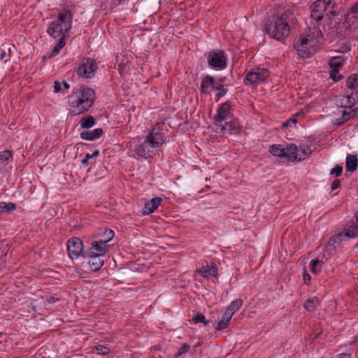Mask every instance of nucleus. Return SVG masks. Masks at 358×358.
<instances>
[{
    "mask_svg": "<svg viewBox=\"0 0 358 358\" xmlns=\"http://www.w3.org/2000/svg\"><path fill=\"white\" fill-rule=\"evenodd\" d=\"M72 18L73 15L71 11L64 10L59 13L57 19L49 24L47 33L54 38H59L58 43L54 46L49 57L57 55L66 45L68 32L72 27Z\"/></svg>",
    "mask_w": 358,
    "mask_h": 358,
    "instance_id": "nucleus-1",
    "label": "nucleus"
},
{
    "mask_svg": "<svg viewBox=\"0 0 358 358\" xmlns=\"http://www.w3.org/2000/svg\"><path fill=\"white\" fill-rule=\"evenodd\" d=\"M96 99L93 89L85 85L80 86L69 96V113L78 115L89 111Z\"/></svg>",
    "mask_w": 358,
    "mask_h": 358,
    "instance_id": "nucleus-2",
    "label": "nucleus"
},
{
    "mask_svg": "<svg viewBox=\"0 0 358 358\" xmlns=\"http://www.w3.org/2000/svg\"><path fill=\"white\" fill-rule=\"evenodd\" d=\"M268 151L274 157L285 158L292 162L303 161L312 153V150L308 145L301 144L297 146L294 143H289L285 146L273 144L270 146Z\"/></svg>",
    "mask_w": 358,
    "mask_h": 358,
    "instance_id": "nucleus-3",
    "label": "nucleus"
},
{
    "mask_svg": "<svg viewBox=\"0 0 358 358\" xmlns=\"http://www.w3.org/2000/svg\"><path fill=\"white\" fill-rule=\"evenodd\" d=\"M291 15L292 13L286 10L281 15L273 16L265 24V30L267 34L279 41L287 37L290 32L289 18Z\"/></svg>",
    "mask_w": 358,
    "mask_h": 358,
    "instance_id": "nucleus-4",
    "label": "nucleus"
},
{
    "mask_svg": "<svg viewBox=\"0 0 358 358\" xmlns=\"http://www.w3.org/2000/svg\"><path fill=\"white\" fill-rule=\"evenodd\" d=\"M322 32L319 28L314 27L303 34L295 43L299 55L309 57L315 51V48L322 38Z\"/></svg>",
    "mask_w": 358,
    "mask_h": 358,
    "instance_id": "nucleus-5",
    "label": "nucleus"
},
{
    "mask_svg": "<svg viewBox=\"0 0 358 358\" xmlns=\"http://www.w3.org/2000/svg\"><path fill=\"white\" fill-rule=\"evenodd\" d=\"M334 3L331 0H317L310 7V17L319 22L322 19L330 20L331 16L337 15L334 10Z\"/></svg>",
    "mask_w": 358,
    "mask_h": 358,
    "instance_id": "nucleus-6",
    "label": "nucleus"
},
{
    "mask_svg": "<svg viewBox=\"0 0 358 358\" xmlns=\"http://www.w3.org/2000/svg\"><path fill=\"white\" fill-rule=\"evenodd\" d=\"M269 74L266 69L255 68L245 73L244 83L245 85H258L264 82Z\"/></svg>",
    "mask_w": 358,
    "mask_h": 358,
    "instance_id": "nucleus-7",
    "label": "nucleus"
},
{
    "mask_svg": "<svg viewBox=\"0 0 358 358\" xmlns=\"http://www.w3.org/2000/svg\"><path fill=\"white\" fill-rule=\"evenodd\" d=\"M97 69L95 61L90 58L83 59L76 69L77 73L85 78H92Z\"/></svg>",
    "mask_w": 358,
    "mask_h": 358,
    "instance_id": "nucleus-8",
    "label": "nucleus"
},
{
    "mask_svg": "<svg viewBox=\"0 0 358 358\" xmlns=\"http://www.w3.org/2000/svg\"><path fill=\"white\" fill-rule=\"evenodd\" d=\"M208 62L212 68L222 70L227 66V57L222 51H212L208 55Z\"/></svg>",
    "mask_w": 358,
    "mask_h": 358,
    "instance_id": "nucleus-9",
    "label": "nucleus"
},
{
    "mask_svg": "<svg viewBox=\"0 0 358 358\" xmlns=\"http://www.w3.org/2000/svg\"><path fill=\"white\" fill-rule=\"evenodd\" d=\"M151 147H154L155 150L158 149L165 143L164 134L157 128H152L146 136L145 139Z\"/></svg>",
    "mask_w": 358,
    "mask_h": 358,
    "instance_id": "nucleus-10",
    "label": "nucleus"
},
{
    "mask_svg": "<svg viewBox=\"0 0 358 358\" xmlns=\"http://www.w3.org/2000/svg\"><path fill=\"white\" fill-rule=\"evenodd\" d=\"M83 242L76 237L70 238L67 242V250L71 259H78L83 252Z\"/></svg>",
    "mask_w": 358,
    "mask_h": 358,
    "instance_id": "nucleus-11",
    "label": "nucleus"
},
{
    "mask_svg": "<svg viewBox=\"0 0 358 358\" xmlns=\"http://www.w3.org/2000/svg\"><path fill=\"white\" fill-rule=\"evenodd\" d=\"M108 250V245L101 243L100 241H92L89 247L87 255L104 256Z\"/></svg>",
    "mask_w": 358,
    "mask_h": 358,
    "instance_id": "nucleus-12",
    "label": "nucleus"
},
{
    "mask_svg": "<svg viewBox=\"0 0 358 358\" xmlns=\"http://www.w3.org/2000/svg\"><path fill=\"white\" fill-rule=\"evenodd\" d=\"M341 108L342 110L340 111L341 116L335 120V124L338 125H341L349 120L357 113V110L350 106H342Z\"/></svg>",
    "mask_w": 358,
    "mask_h": 358,
    "instance_id": "nucleus-13",
    "label": "nucleus"
},
{
    "mask_svg": "<svg viewBox=\"0 0 358 358\" xmlns=\"http://www.w3.org/2000/svg\"><path fill=\"white\" fill-rule=\"evenodd\" d=\"M230 105L227 102L222 103L218 108L217 110V113L213 118L217 126L219 123H221L229 118L230 115Z\"/></svg>",
    "mask_w": 358,
    "mask_h": 358,
    "instance_id": "nucleus-14",
    "label": "nucleus"
},
{
    "mask_svg": "<svg viewBox=\"0 0 358 358\" xmlns=\"http://www.w3.org/2000/svg\"><path fill=\"white\" fill-rule=\"evenodd\" d=\"M358 236V223L349 229H345L343 233H339L334 236V242L346 241L354 238Z\"/></svg>",
    "mask_w": 358,
    "mask_h": 358,
    "instance_id": "nucleus-15",
    "label": "nucleus"
},
{
    "mask_svg": "<svg viewBox=\"0 0 358 358\" xmlns=\"http://www.w3.org/2000/svg\"><path fill=\"white\" fill-rule=\"evenodd\" d=\"M150 143L144 141L142 143L138 145L136 152L138 155L145 159L151 157L156 150L154 147H151Z\"/></svg>",
    "mask_w": 358,
    "mask_h": 358,
    "instance_id": "nucleus-16",
    "label": "nucleus"
},
{
    "mask_svg": "<svg viewBox=\"0 0 358 358\" xmlns=\"http://www.w3.org/2000/svg\"><path fill=\"white\" fill-rule=\"evenodd\" d=\"M196 273L203 278L215 277L217 275L216 264L211 263L210 265L203 266L196 270Z\"/></svg>",
    "mask_w": 358,
    "mask_h": 358,
    "instance_id": "nucleus-17",
    "label": "nucleus"
},
{
    "mask_svg": "<svg viewBox=\"0 0 358 358\" xmlns=\"http://www.w3.org/2000/svg\"><path fill=\"white\" fill-rule=\"evenodd\" d=\"M216 83L213 77L206 76L201 83V92L203 94H209L211 91L215 90Z\"/></svg>",
    "mask_w": 358,
    "mask_h": 358,
    "instance_id": "nucleus-18",
    "label": "nucleus"
},
{
    "mask_svg": "<svg viewBox=\"0 0 358 358\" xmlns=\"http://www.w3.org/2000/svg\"><path fill=\"white\" fill-rule=\"evenodd\" d=\"M162 199L159 197L152 199L145 204L143 215H150L153 213L161 203Z\"/></svg>",
    "mask_w": 358,
    "mask_h": 358,
    "instance_id": "nucleus-19",
    "label": "nucleus"
},
{
    "mask_svg": "<svg viewBox=\"0 0 358 358\" xmlns=\"http://www.w3.org/2000/svg\"><path fill=\"white\" fill-rule=\"evenodd\" d=\"M87 256L89 257L88 264L92 271H97L103 266L104 261L101 256Z\"/></svg>",
    "mask_w": 358,
    "mask_h": 358,
    "instance_id": "nucleus-20",
    "label": "nucleus"
},
{
    "mask_svg": "<svg viewBox=\"0 0 358 358\" xmlns=\"http://www.w3.org/2000/svg\"><path fill=\"white\" fill-rule=\"evenodd\" d=\"M220 131L229 134H235L238 132V124L235 121L225 122L224 125L219 124Z\"/></svg>",
    "mask_w": 358,
    "mask_h": 358,
    "instance_id": "nucleus-21",
    "label": "nucleus"
},
{
    "mask_svg": "<svg viewBox=\"0 0 358 358\" xmlns=\"http://www.w3.org/2000/svg\"><path fill=\"white\" fill-rule=\"evenodd\" d=\"M103 134V130L101 128L95 129L92 131H83L80 133L82 139L87 141H94L99 138Z\"/></svg>",
    "mask_w": 358,
    "mask_h": 358,
    "instance_id": "nucleus-22",
    "label": "nucleus"
},
{
    "mask_svg": "<svg viewBox=\"0 0 358 358\" xmlns=\"http://www.w3.org/2000/svg\"><path fill=\"white\" fill-rule=\"evenodd\" d=\"M357 157L356 155H349L346 157V170L354 172L357 168Z\"/></svg>",
    "mask_w": 358,
    "mask_h": 358,
    "instance_id": "nucleus-23",
    "label": "nucleus"
},
{
    "mask_svg": "<svg viewBox=\"0 0 358 358\" xmlns=\"http://www.w3.org/2000/svg\"><path fill=\"white\" fill-rule=\"evenodd\" d=\"M232 316L233 315H231L230 313L225 311L222 315V320L218 322L215 329L218 331L226 329L228 327Z\"/></svg>",
    "mask_w": 358,
    "mask_h": 358,
    "instance_id": "nucleus-24",
    "label": "nucleus"
},
{
    "mask_svg": "<svg viewBox=\"0 0 358 358\" xmlns=\"http://www.w3.org/2000/svg\"><path fill=\"white\" fill-rule=\"evenodd\" d=\"M13 154L10 150H3L0 152V166L6 165L13 161Z\"/></svg>",
    "mask_w": 358,
    "mask_h": 358,
    "instance_id": "nucleus-25",
    "label": "nucleus"
},
{
    "mask_svg": "<svg viewBox=\"0 0 358 358\" xmlns=\"http://www.w3.org/2000/svg\"><path fill=\"white\" fill-rule=\"evenodd\" d=\"M346 85L349 89L358 92V74H352L346 80Z\"/></svg>",
    "mask_w": 358,
    "mask_h": 358,
    "instance_id": "nucleus-26",
    "label": "nucleus"
},
{
    "mask_svg": "<svg viewBox=\"0 0 358 358\" xmlns=\"http://www.w3.org/2000/svg\"><path fill=\"white\" fill-rule=\"evenodd\" d=\"M319 300L316 298H311L306 300L303 304L306 310L310 312H313L319 306Z\"/></svg>",
    "mask_w": 358,
    "mask_h": 358,
    "instance_id": "nucleus-27",
    "label": "nucleus"
},
{
    "mask_svg": "<svg viewBox=\"0 0 358 358\" xmlns=\"http://www.w3.org/2000/svg\"><path fill=\"white\" fill-rule=\"evenodd\" d=\"M242 305H243L242 299H236L230 303V305L229 306V307L227 308L226 311L227 313H230L231 315H233L237 310H238L240 309V308L242 306Z\"/></svg>",
    "mask_w": 358,
    "mask_h": 358,
    "instance_id": "nucleus-28",
    "label": "nucleus"
},
{
    "mask_svg": "<svg viewBox=\"0 0 358 358\" xmlns=\"http://www.w3.org/2000/svg\"><path fill=\"white\" fill-rule=\"evenodd\" d=\"M343 62L344 59L342 57H334L330 59L329 64L331 69H340Z\"/></svg>",
    "mask_w": 358,
    "mask_h": 358,
    "instance_id": "nucleus-29",
    "label": "nucleus"
},
{
    "mask_svg": "<svg viewBox=\"0 0 358 358\" xmlns=\"http://www.w3.org/2000/svg\"><path fill=\"white\" fill-rule=\"evenodd\" d=\"M80 126L83 129H89L92 127L94 125V120L92 116L88 115L87 117H84L81 119Z\"/></svg>",
    "mask_w": 358,
    "mask_h": 358,
    "instance_id": "nucleus-30",
    "label": "nucleus"
},
{
    "mask_svg": "<svg viewBox=\"0 0 358 358\" xmlns=\"http://www.w3.org/2000/svg\"><path fill=\"white\" fill-rule=\"evenodd\" d=\"M114 236V232L109 229H105L101 238L99 240L104 244H107Z\"/></svg>",
    "mask_w": 358,
    "mask_h": 358,
    "instance_id": "nucleus-31",
    "label": "nucleus"
},
{
    "mask_svg": "<svg viewBox=\"0 0 358 358\" xmlns=\"http://www.w3.org/2000/svg\"><path fill=\"white\" fill-rule=\"evenodd\" d=\"M322 262L318 259H313L311 261L310 266V270L314 273H318L322 269Z\"/></svg>",
    "mask_w": 358,
    "mask_h": 358,
    "instance_id": "nucleus-32",
    "label": "nucleus"
},
{
    "mask_svg": "<svg viewBox=\"0 0 358 358\" xmlns=\"http://www.w3.org/2000/svg\"><path fill=\"white\" fill-rule=\"evenodd\" d=\"M0 208L2 211L10 213L15 209V205L13 203H0Z\"/></svg>",
    "mask_w": 358,
    "mask_h": 358,
    "instance_id": "nucleus-33",
    "label": "nucleus"
},
{
    "mask_svg": "<svg viewBox=\"0 0 358 358\" xmlns=\"http://www.w3.org/2000/svg\"><path fill=\"white\" fill-rule=\"evenodd\" d=\"M93 350L98 355H106L109 353L110 350L105 345H98L94 348Z\"/></svg>",
    "mask_w": 358,
    "mask_h": 358,
    "instance_id": "nucleus-34",
    "label": "nucleus"
},
{
    "mask_svg": "<svg viewBox=\"0 0 358 358\" xmlns=\"http://www.w3.org/2000/svg\"><path fill=\"white\" fill-rule=\"evenodd\" d=\"M340 69H331L330 71V78L335 82L339 81L343 78V76L339 73Z\"/></svg>",
    "mask_w": 358,
    "mask_h": 358,
    "instance_id": "nucleus-35",
    "label": "nucleus"
},
{
    "mask_svg": "<svg viewBox=\"0 0 358 358\" xmlns=\"http://www.w3.org/2000/svg\"><path fill=\"white\" fill-rule=\"evenodd\" d=\"M192 321L195 324L202 322L205 326H207L209 323V321L206 320L205 316L203 314H197L196 315L194 316Z\"/></svg>",
    "mask_w": 358,
    "mask_h": 358,
    "instance_id": "nucleus-36",
    "label": "nucleus"
},
{
    "mask_svg": "<svg viewBox=\"0 0 358 358\" xmlns=\"http://www.w3.org/2000/svg\"><path fill=\"white\" fill-rule=\"evenodd\" d=\"M342 103L345 106H352L355 103V99L352 97V95H348L343 99Z\"/></svg>",
    "mask_w": 358,
    "mask_h": 358,
    "instance_id": "nucleus-37",
    "label": "nucleus"
},
{
    "mask_svg": "<svg viewBox=\"0 0 358 358\" xmlns=\"http://www.w3.org/2000/svg\"><path fill=\"white\" fill-rule=\"evenodd\" d=\"M189 349L190 346L188 344H182V345L178 349V352L176 353L175 357H178L186 353L187 352L189 351Z\"/></svg>",
    "mask_w": 358,
    "mask_h": 358,
    "instance_id": "nucleus-38",
    "label": "nucleus"
},
{
    "mask_svg": "<svg viewBox=\"0 0 358 358\" xmlns=\"http://www.w3.org/2000/svg\"><path fill=\"white\" fill-rule=\"evenodd\" d=\"M215 91H217V96L218 98L224 96L227 93V89L222 84L216 85Z\"/></svg>",
    "mask_w": 358,
    "mask_h": 358,
    "instance_id": "nucleus-39",
    "label": "nucleus"
},
{
    "mask_svg": "<svg viewBox=\"0 0 358 358\" xmlns=\"http://www.w3.org/2000/svg\"><path fill=\"white\" fill-rule=\"evenodd\" d=\"M343 168L341 166L336 165L333 169L331 171V174L335 175L336 176H340L342 173Z\"/></svg>",
    "mask_w": 358,
    "mask_h": 358,
    "instance_id": "nucleus-40",
    "label": "nucleus"
},
{
    "mask_svg": "<svg viewBox=\"0 0 358 358\" xmlns=\"http://www.w3.org/2000/svg\"><path fill=\"white\" fill-rule=\"evenodd\" d=\"M298 116H299V114H296L293 117L290 118L287 122L283 123L282 126L287 127L289 126L291 124V123L296 124L297 122L296 117H298Z\"/></svg>",
    "mask_w": 358,
    "mask_h": 358,
    "instance_id": "nucleus-41",
    "label": "nucleus"
},
{
    "mask_svg": "<svg viewBox=\"0 0 358 358\" xmlns=\"http://www.w3.org/2000/svg\"><path fill=\"white\" fill-rule=\"evenodd\" d=\"M62 91V83L55 81L54 83V92L55 93L60 92Z\"/></svg>",
    "mask_w": 358,
    "mask_h": 358,
    "instance_id": "nucleus-42",
    "label": "nucleus"
},
{
    "mask_svg": "<svg viewBox=\"0 0 358 358\" xmlns=\"http://www.w3.org/2000/svg\"><path fill=\"white\" fill-rule=\"evenodd\" d=\"M341 185V181L339 180H335L332 182L331 189L332 191L338 188Z\"/></svg>",
    "mask_w": 358,
    "mask_h": 358,
    "instance_id": "nucleus-43",
    "label": "nucleus"
},
{
    "mask_svg": "<svg viewBox=\"0 0 358 358\" xmlns=\"http://www.w3.org/2000/svg\"><path fill=\"white\" fill-rule=\"evenodd\" d=\"M90 159H92V156H90V154L87 153L85 157L82 159L81 162L83 165H87L88 164V162Z\"/></svg>",
    "mask_w": 358,
    "mask_h": 358,
    "instance_id": "nucleus-44",
    "label": "nucleus"
},
{
    "mask_svg": "<svg viewBox=\"0 0 358 358\" xmlns=\"http://www.w3.org/2000/svg\"><path fill=\"white\" fill-rule=\"evenodd\" d=\"M351 11L355 13H358V2L352 6Z\"/></svg>",
    "mask_w": 358,
    "mask_h": 358,
    "instance_id": "nucleus-45",
    "label": "nucleus"
},
{
    "mask_svg": "<svg viewBox=\"0 0 358 358\" xmlns=\"http://www.w3.org/2000/svg\"><path fill=\"white\" fill-rule=\"evenodd\" d=\"M6 56V53L5 50H0V60L4 59Z\"/></svg>",
    "mask_w": 358,
    "mask_h": 358,
    "instance_id": "nucleus-46",
    "label": "nucleus"
},
{
    "mask_svg": "<svg viewBox=\"0 0 358 358\" xmlns=\"http://www.w3.org/2000/svg\"><path fill=\"white\" fill-rule=\"evenodd\" d=\"M62 86H63L66 90H68L70 87L69 85L65 81L62 82Z\"/></svg>",
    "mask_w": 358,
    "mask_h": 358,
    "instance_id": "nucleus-47",
    "label": "nucleus"
},
{
    "mask_svg": "<svg viewBox=\"0 0 358 358\" xmlns=\"http://www.w3.org/2000/svg\"><path fill=\"white\" fill-rule=\"evenodd\" d=\"M303 279H304L305 282L306 283L308 280H310V277L308 274H306V275L304 274Z\"/></svg>",
    "mask_w": 358,
    "mask_h": 358,
    "instance_id": "nucleus-48",
    "label": "nucleus"
},
{
    "mask_svg": "<svg viewBox=\"0 0 358 358\" xmlns=\"http://www.w3.org/2000/svg\"><path fill=\"white\" fill-rule=\"evenodd\" d=\"M99 155V150H95L92 154H90V156H92V158L94 157H96Z\"/></svg>",
    "mask_w": 358,
    "mask_h": 358,
    "instance_id": "nucleus-49",
    "label": "nucleus"
},
{
    "mask_svg": "<svg viewBox=\"0 0 358 358\" xmlns=\"http://www.w3.org/2000/svg\"><path fill=\"white\" fill-rule=\"evenodd\" d=\"M3 335V333L0 332V337Z\"/></svg>",
    "mask_w": 358,
    "mask_h": 358,
    "instance_id": "nucleus-50",
    "label": "nucleus"
},
{
    "mask_svg": "<svg viewBox=\"0 0 358 358\" xmlns=\"http://www.w3.org/2000/svg\"><path fill=\"white\" fill-rule=\"evenodd\" d=\"M120 1H121L122 0H119Z\"/></svg>",
    "mask_w": 358,
    "mask_h": 358,
    "instance_id": "nucleus-51",
    "label": "nucleus"
},
{
    "mask_svg": "<svg viewBox=\"0 0 358 358\" xmlns=\"http://www.w3.org/2000/svg\"><path fill=\"white\" fill-rule=\"evenodd\" d=\"M357 99H358V95H357Z\"/></svg>",
    "mask_w": 358,
    "mask_h": 358,
    "instance_id": "nucleus-52",
    "label": "nucleus"
}]
</instances>
